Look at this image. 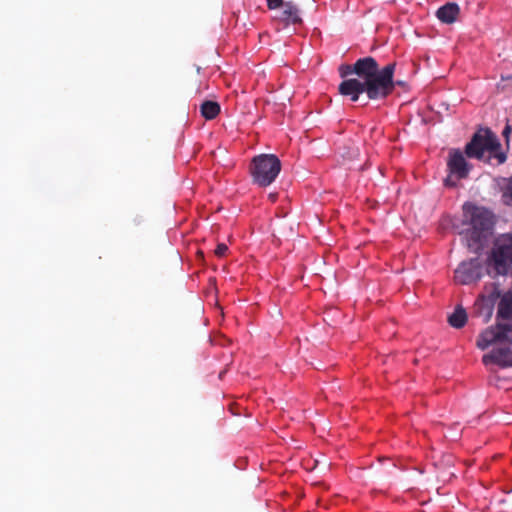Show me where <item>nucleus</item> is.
Returning <instances> with one entry per match:
<instances>
[{
	"label": "nucleus",
	"instance_id": "obj_1",
	"mask_svg": "<svg viewBox=\"0 0 512 512\" xmlns=\"http://www.w3.org/2000/svg\"><path fill=\"white\" fill-rule=\"evenodd\" d=\"M394 65L389 64L382 70L371 57L358 60L353 66L346 65L340 68V75L348 77L355 74L356 77L348 78L339 85V92L349 96L352 101H357L361 93L366 92L370 99H378L387 96L393 89Z\"/></svg>",
	"mask_w": 512,
	"mask_h": 512
},
{
	"label": "nucleus",
	"instance_id": "obj_2",
	"mask_svg": "<svg viewBox=\"0 0 512 512\" xmlns=\"http://www.w3.org/2000/svg\"><path fill=\"white\" fill-rule=\"evenodd\" d=\"M496 319L494 327L480 334L477 346L482 350L495 346L489 354L483 356L485 365L493 363L503 368L512 367V289L501 297Z\"/></svg>",
	"mask_w": 512,
	"mask_h": 512
},
{
	"label": "nucleus",
	"instance_id": "obj_3",
	"mask_svg": "<svg viewBox=\"0 0 512 512\" xmlns=\"http://www.w3.org/2000/svg\"><path fill=\"white\" fill-rule=\"evenodd\" d=\"M465 155L486 164L499 166L507 160L498 136L487 127H480L465 145Z\"/></svg>",
	"mask_w": 512,
	"mask_h": 512
},
{
	"label": "nucleus",
	"instance_id": "obj_4",
	"mask_svg": "<svg viewBox=\"0 0 512 512\" xmlns=\"http://www.w3.org/2000/svg\"><path fill=\"white\" fill-rule=\"evenodd\" d=\"M495 224L494 214L483 207L472 206L470 209V225L467 236L469 247L475 251L482 249L491 236Z\"/></svg>",
	"mask_w": 512,
	"mask_h": 512
},
{
	"label": "nucleus",
	"instance_id": "obj_5",
	"mask_svg": "<svg viewBox=\"0 0 512 512\" xmlns=\"http://www.w3.org/2000/svg\"><path fill=\"white\" fill-rule=\"evenodd\" d=\"M281 171V162L274 154H260L252 160L250 173L255 184L267 187Z\"/></svg>",
	"mask_w": 512,
	"mask_h": 512
},
{
	"label": "nucleus",
	"instance_id": "obj_6",
	"mask_svg": "<svg viewBox=\"0 0 512 512\" xmlns=\"http://www.w3.org/2000/svg\"><path fill=\"white\" fill-rule=\"evenodd\" d=\"M497 274L505 275L512 266V232L499 235L489 257Z\"/></svg>",
	"mask_w": 512,
	"mask_h": 512
},
{
	"label": "nucleus",
	"instance_id": "obj_7",
	"mask_svg": "<svg viewBox=\"0 0 512 512\" xmlns=\"http://www.w3.org/2000/svg\"><path fill=\"white\" fill-rule=\"evenodd\" d=\"M482 265L478 259L465 261L454 272V279L460 284H470L482 275Z\"/></svg>",
	"mask_w": 512,
	"mask_h": 512
},
{
	"label": "nucleus",
	"instance_id": "obj_8",
	"mask_svg": "<svg viewBox=\"0 0 512 512\" xmlns=\"http://www.w3.org/2000/svg\"><path fill=\"white\" fill-rule=\"evenodd\" d=\"M465 152L454 150L450 152V178L455 176L457 179H465L468 177L473 166L470 164L466 157Z\"/></svg>",
	"mask_w": 512,
	"mask_h": 512
},
{
	"label": "nucleus",
	"instance_id": "obj_9",
	"mask_svg": "<svg viewBox=\"0 0 512 512\" xmlns=\"http://www.w3.org/2000/svg\"><path fill=\"white\" fill-rule=\"evenodd\" d=\"M275 17L285 24H295L300 21L298 9L291 2H286L282 9L276 12Z\"/></svg>",
	"mask_w": 512,
	"mask_h": 512
},
{
	"label": "nucleus",
	"instance_id": "obj_10",
	"mask_svg": "<svg viewBox=\"0 0 512 512\" xmlns=\"http://www.w3.org/2000/svg\"><path fill=\"white\" fill-rule=\"evenodd\" d=\"M498 185L502 192V202L512 207V176L508 178H501L498 181Z\"/></svg>",
	"mask_w": 512,
	"mask_h": 512
},
{
	"label": "nucleus",
	"instance_id": "obj_11",
	"mask_svg": "<svg viewBox=\"0 0 512 512\" xmlns=\"http://www.w3.org/2000/svg\"><path fill=\"white\" fill-rule=\"evenodd\" d=\"M467 322V314L464 309L458 307L450 314V326L462 328Z\"/></svg>",
	"mask_w": 512,
	"mask_h": 512
},
{
	"label": "nucleus",
	"instance_id": "obj_12",
	"mask_svg": "<svg viewBox=\"0 0 512 512\" xmlns=\"http://www.w3.org/2000/svg\"><path fill=\"white\" fill-rule=\"evenodd\" d=\"M220 111V106L213 101H206L201 105V113L206 119L215 118Z\"/></svg>",
	"mask_w": 512,
	"mask_h": 512
},
{
	"label": "nucleus",
	"instance_id": "obj_13",
	"mask_svg": "<svg viewBox=\"0 0 512 512\" xmlns=\"http://www.w3.org/2000/svg\"><path fill=\"white\" fill-rule=\"evenodd\" d=\"M437 17L441 22L448 23V4H445L438 9Z\"/></svg>",
	"mask_w": 512,
	"mask_h": 512
},
{
	"label": "nucleus",
	"instance_id": "obj_14",
	"mask_svg": "<svg viewBox=\"0 0 512 512\" xmlns=\"http://www.w3.org/2000/svg\"><path fill=\"white\" fill-rule=\"evenodd\" d=\"M460 8L456 3L450 2V24L458 19Z\"/></svg>",
	"mask_w": 512,
	"mask_h": 512
},
{
	"label": "nucleus",
	"instance_id": "obj_15",
	"mask_svg": "<svg viewBox=\"0 0 512 512\" xmlns=\"http://www.w3.org/2000/svg\"><path fill=\"white\" fill-rule=\"evenodd\" d=\"M267 4L270 9L276 10V12L279 9H282V6L285 5L282 0H267Z\"/></svg>",
	"mask_w": 512,
	"mask_h": 512
},
{
	"label": "nucleus",
	"instance_id": "obj_16",
	"mask_svg": "<svg viewBox=\"0 0 512 512\" xmlns=\"http://www.w3.org/2000/svg\"><path fill=\"white\" fill-rule=\"evenodd\" d=\"M227 249L228 247L225 244H218L215 249V254L221 257L226 253Z\"/></svg>",
	"mask_w": 512,
	"mask_h": 512
},
{
	"label": "nucleus",
	"instance_id": "obj_17",
	"mask_svg": "<svg viewBox=\"0 0 512 512\" xmlns=\"http://www.w3.org/2000/svg\"><path fill=\"white\" fill-rule=\"evenodd\" d=\"M511 132V127L509 125H507L504 130H503V135L506 137V139L508 140L509 138V134Z\"/></svg>",
	"mask_w": 512,
	"mask_h": 512
},
{
	"label": "nucleus",
	"instance_id": "obj_18",
	"mask_svg": "<svg viewBox=\"0 0 512 512\" xmlns=\"http://www.w3.org/2000/svg\"><path fill=\"white\" fill-rule=\"evenodd\" d=\"M443 182H444V184H445V185H447V184H448V178H445V179L443 180Z\"/></svg>",
	"mask_w": 512,
	"mask_h": 512
}]
</instances>
